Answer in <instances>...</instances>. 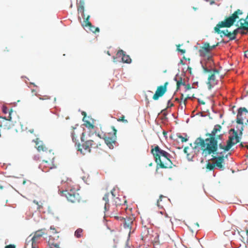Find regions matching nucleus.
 <instances>
[{
  "mask_svg": "<svg viewBox=\"0 0 248 248\" xmlns=\"http://www.w3.org/2000/svg\"><path fill=\"white\" fill-rule=\"evenodd\" d=\"M222 127L219 124L215 125L211 133L206 134V136L209 137L204 140L200 137L198 138L195 141V146L193 148L196 149L200 146L202 151V154L206 156L211 154H222V153H217L218 148V140H221L223 133H221Z\"/></svg>",
  "mask_w": 248,
  "mask_h": 248,
  "instance_id": "nucleus-1",
  "label": "nucleus"
},
{
  "mask_svg": "<svg viewBox=\"0 0 248 248\" xmlns=\"http://www.w3.org/2000/svg\"><path fill=\"white\" fill-rule=\"evenodd\" d=\"M151 153L154 156L155 163H156V170L159 168L171 169L172 163L170 159V155L166 151L163 150L158 146L154 147L152 146Z\"/></svg>",
  "mask_w": 248,
  "mask_h": 248,
  "instance_id": "nucleus-2",
  "label": "nucleus"
},
{
  "mask_svg": "<svg viewBox=\"0 0 248 248\" xmlns=\"http://www.w3.org/2000/svg\"><path fill=\"white\" fill-rule=\"evenodd\" d=\"M243 12L238 9L235 11L231 16L227 17L223 21L219 22L214 27V31L217 34H221L223 31H221L220 28L231 27L236 20L239 18V15H242Z\"/></svg>",
  "mask_w": 248,
  "mask_h": 248,
  "instance_id": "nucleus-3",
  "label": "nucleus"
},
{
  "mask_svg": "<svg viewBox=\"0 0 248 248\" xmlns=\"http://www.w3.org/2000/svg\"><path fill=\"white\" fill-rule=\"evenodd\" d=\"M85 135V133L82 132L80 136V139L82 142V144L79 143L77 144V147L78 151H80L83 154L86 153H90L91 151L92 148H97L101 144L99 142L97 141L96 140H84V137Z\"/></svg>",
  "mask_w": 248,
  "mask_h": 248,
  "instance_id": "nucleus-4",
  "label": "nucleus"
},
{
  "mask_svg": "<svg viewBox=\"0 0 248 248\" xmlns=\"http://www.w3.org/2000/svg\"><path fill=\"white\" fill-rule=\"evenodd\" d=\"M45 156L47 158V160L44 159L42 161L40 167L43 171L47 172L50 169L56 167L53 163L55 157L54 153H52L50 150H49V152H46V155Z\"/></svg>",
  "mask_w": 248,
  "mask_h": 248,
  "instance_id": "nucleus-5",
  "label": "nucleus"
},
{
  "mask_svg": "<svg viewBox=\"0 0 248 248\" xmlns=\"http://www.w3.org/2000/svg\"><path fill=\"white\" fill-rule=\"evenodd\" d=\"M109 196L110 193H108L106 194L103 198V201L105 202L104 207L105 212L111 217L119 219L120 217L117 216L118 212L117 207L114 205H109L108 203Z\"/></svg>",
  "mask_w": 248,
  "mask_h": 248,
  "instance_id": "nucleus-6",
  "label": "nucleus"
},
{
  "mask_svg": "<svg viewBox=\"0 0 248 248\" xmlns=\"http://www.w3.org/2000/svg\"><path fill=\"white\" fill-rule=\"evenodd\" d=\"M14 114H16V112H14L12 109H10L7 118L6 117H0V127L5 130L12 128L16 122L15 119L14 118Z\"/></svg>",
  "mask_w": 248,
  "mask_h": 248,
  "instance_id": "nucleus-7",
  "label": "nucleus"
},
{
  "mask_svg": "<svg viewBox=\"0 0 248 248\" xmlns=\"http://www.w3.org/2000/svg\"><path fill=\"white\" fill-rule=\"evenodd\" d=\"M62 193L67 198V200L72 203H78L81 200V197L78 193V191L75 189L62 191Z\"/></svg>",
  "mask_w": 248,
  "mask_h": 248,
  "instance_id": "nucleus-8",
  "label": "nucleus"
},
{
  "mask_svg": "<svg viewBox=\"0 0 248 248\" xmlns=\"http://www.w3.org/2000/svg\"><path fill=\"white\" fill-rule=\"evenodd\" d=\"M111 132L108 133L107 135L103 134L102 139L110 149H113V144L115 143L117 138V130L114 126H111Z\"/></svg>",
  "mask_w": 248,
  "mask_h": 248,
  "instance_id": "nucleus-9",
  "label": "nucleus"
},
{
  "mask_svg": "<svg viewBox=\"0 0 248 248\" xmlns=\"http://www.w3.org/2000/svg\"><path fill=\"white\" fill-rule=\"evenodd\" d=\"M43 229L39 230L35 232L32 237L30 239V236L26 240V245H31V248H38L37 244L39 242V240L42 236L45 234Z\"/></svg>",
  "mask_w": 248,
  "mask_h": 248,
  "instance_id": "nucleus-10",
  "label": "nucleus"
},
{
  "mask_svg": "<svg viewBox=\"0 0 248 248\" xmlns=\"http://www.w3.org/2000/svg\"><path fill=\"white\" fill-rule=\"evenodd\" d=\"M153 230L148 228L146 226H143L141 228V236L142 240H145L148 239V240H150L151 241L157 242L158 241V235L157 233H155V237L154 239H153L154 237V235L151 233H153Z\"/></svg>",
  "mask_w": 248,
  "mask_h": 248,
  "instance_id": "nucleus-11",
  "label": "nucleus"
},
{
  "mask_svg": "<svg viewBox=\"0 0 248 248\" xmlns=\"http://www.w3.org/2000/svg\"><path fill=\"white\" fill-rule=\"evenodd\" d=\"M168 84V82H166L163 85L157 87L155 93L153 96V99L154 100H157L159 97L164 95L167 91V86Z\"/></svg>",
  "mask_w": 248,
  "mask_h": 248,
  "instance_id": "nucleus-12",
  "label": "nucleus"
},
{
  "mask_svg": "<svg viewBox=\"0 0 248 248\" xmlns=\"http://www.w3.org/2000/svg\"><path fill=\"white\" fill-rule=\"evenodd\" d=\"M219 74V71L214 69L208 78L207 85L209 89H211L214 85L217 84V80L216 79L215 75Z\"/></svg>",
  "mask_w": 248,
  "mask_h": 248,
  "instance_id": "nucleus-13",
  "label": "nucleus"
},
{
  "mask_svg": "<svg viewBox=\"0 0 248 248\" xmlns=\"http://www.w3.org/2000/svg\"><path fill=\"white\" fill-rule=\"evenodd\" d=\"M243 112H248V110L245 108H240L238 110V113L236 117V123L241 124V129L239 130L240 134H242V131L243 130V118L242 117V113Z\"/></svg>",
  "mask_w": 248,
  "mask_h": 248,
  "instance_id": "nucleus-14",
  "label": "nucleus"
},
{
  "mask_svg": "<svg viewBox=\"0 0 248 248\" xmlns=\"http://www.w3.org/2000/svg\"><path fill=\"white\" fill-rule=\"evenodd\" d=\"M218 44L219 43H217L216 45L210 46L208 43H205L199 50L200 55H205L207 53H209L211 50L217 46Z\"/></svg>",
  "mask_w": 248,
  "mask_h": 248,
  "instance_id": "nucleus-15",
  "label": "nucleus"
},
{
  "mask_svg": "<svg viewBox=\"0 0 248 248\" xmlns=\"http://www.w3.org/2000/svg\"><path fill=\"white\" fill-rule=\"evenodd\" d=\"M211 160L215 161L214 164L215 167H217L220 170H224V156L223 155L218 156H214Z\"/></svg>",
  "mask_w": 248,
  "mask_h": 248,
  "instance_id": "nucleus-16",
  "label": "nucleus"
},
{
  "mask_svg": "<svg viewBox=\"0 0 248 248\" xmlns=\"http://www.w3.org/2000/svg\"><path fill=\"white\" fill-rule=\"evenodd\" d=\"M116 55L118 57H122V60L124 63H130L131 62V59L129 56L126 55L125 52L122 49L119 50L117 52Z\"/></svg>",
  "mask_w": 248,
  "mask_h": 248,
  "instance_id": "nucleus-17",
  "label": "nucleus"
},
{
  "mask_svg": "<svg viewBox=\"0 0 248 248\" xmlns=\"http://www.w3.org/2000/svg\"><path fill=\"white\" fill-rule=\"evenodd\" d=\"M79 135H80V132L79 130L77 129L76 127H72L71 131V136L72 137L73 141L76 143V145L77 144V141H78V138Z\"/></svg>",
  "mask_w": 248,
  "mask_h": 248,
  "instance_id": "nucleus-18",
  "label": "nucleus"
},
{
  "mask_svg": "<svg viewBox=\"0 0 248 248\" xmlns=\"http://www.w3.org/2000/svg\"><path fill=\"white\" fill-rule=\"evenodd\" d=\"M119 219L124 220V228L131 230L133 222V217H128L125 218L123 217H120Z\"/></svg>",
  "mask_w": 248,
  "mask_h": 248,
  "instance_id": "nucleus-19",
  "label": "nucleus"
},
{
  "mask_svg": "<svg viewBox=\"0 0 248 248\" xmlns=\"http://www.w3.org/2000/svg\"><path fill=\"white\" fill-rule=\"evenodd\" d=\"M233 131L234 136H230L228 140H231V144H232V146L236 144V143L239 142V137L238 136L237 132L235 131L234 129H232Z\"/></svg>",
  "mask_w": 248,
  "mask_h": 248,
  "instance_id": "nucleus-20",
  "label": "nucleus"
},
{
  "mask_svg": "<svg viewBox=\"0 0 248 248\" xmlns=\"http://www.w3.org/2000/svg\"><path fill=\"white\" fill-rule=\"evenodd\" d=\"M115 191L114 189H113L111 190L110 194L112 196V199H113V202L112 205H114L116 206L117 207L118 205H120L122 203L121 202L120 199L118 197H116L115 194H114V191Z\"/></svg>",
  "mask_w": 248,
  "mask_h": 248,
  "instance_id": "nucleus-21",
  "label": "nucleus"
},
{
  "mask_svg": "<svg viewBox=\"0 0 248 248\" xmlns=\"http://www.w3.org/2000/svg\"><path fill=\"white\" fill-rule=\"evenodd\" d=\"M84 0H79V5L78 6V11L81 14L82 17L84 16Z\"/></svg>",
  "mask_w": 248,
  "mask_h": 248,
  "instance_id": "nucleus-22",
  "label": "nucleus"
},
{
  "mask_svg": "<svg viewBox=\"0 0 248 248\" xmlns=\"http://www.w3.org/2000/svg\"><path fill=\"white\" fill-rule=\"evenodd\" d=\"M240 24H241V28H243V30H247L248 31V18L244 19L241 18L239 20Z\"/></svg>",
  "mask_w": 248,
  "mask_h": 248,
  "instance_id": "nucleus-23",
  "label": "nucleus"
},
{
  "mask_svg": "<svg viewBox=\"0 0 248 248\" xmlns=\"http://www.w3.org/2000/svg\"><path fill=\"white\" fill-rule=\"evenodd\" d=\"M231 140H227V145L226 146H223L221 144H219V147L221 149H223L224 151H229L232 147Z\"/></svg>",
  "mask_w": 248,
  "mask_h": 248,
  "instance_id": "nucleus-24",
  "label": "nucleus"
},
{
  "mask_svg": "<svg viewBox=\"0 0 248 248\" xmlns=\"http://www.w3.org/2000/svg\"><path fill=\"white\" fill-rule=\"evenodd\" d=\"M222 34L224 36L229 37L230 40H233L236 38L235 36L232 34V32H229L228 30H224Z\"/></svg>",
  "mask_w": 248,
  "mask_h": 248,
  "instance_id": "nucleus-25",
  "label": "nucleus"
},
{
  "mask_svg": "<svg viewBox=\"0 0 248 248\" xmlns=\"http://www.w3.org/2000/svg\"><path fill=\"white\" fill-rule=\"evenodd\" d=\"M83 229L78 228L75 232V236L77 238H79L83 236Z\"/></svg>",
  "mask_w": 248,
  "mask_h": 248,
  "instance_id": "nucleus-26",
  "label": "nucleus"
},
{
  "mask_svg": "<svg viewBox=\"0 0 248 248\" xmlns=\"http://www.w3.org/2000/svg\"><path fill=\"white\" fill-rule=\"evenodd\" d=\"M36 145L37 146V149L39 151H42L45 152V156H46V152H47V151H46L47 148H46V147L42 144L40 145L39 143H37ZM48 152H49V151H48Z\"/></svg>",
  "mask_w": 248,
  "mask_h": 248,
  "instance_id": "nucleus-27",
  "label": "nucleus"
},
{
  "mask_svg": "<svg viewBox=\"0 0 248 248\" xmlns=\"http://www.w3.org/2000/svg\"><path fill=\"white\" fill-rule=\"evenodd\" d=\"M174 80L175 81H176V85H177V90H178L180 87L181 86V85H185V82L183 81V79H182V78H180V79L179 80H177V78L175 77L174 78Z\"/></svg>",
  "mask_w": 248,
  "mask_h": 248,
  "instance_id": "nucleus-28",
  "label": "nucleus"
},
{
  "mask_svg": "<svg viewBox=\"0 0 248 248\" xmlns=\"http://www.w3.org/2000/svg\"><path fill=\"white\" fill-rule=\"evenodd\" d=\"M162 199H165V200H167V198L166 197L163 196V195H160L159 199L157 200V205L159 208H163L164 206V204L161 203V202H162Z\"/></svg>",
  "mask_w": 248,
  "mask_h": 248,
  "instance_id": "nucleus-29",
  "label": "nucleus"
},
{
  "mask_svg": "<svg viewBox=\"0 0 248 248\" xmlns=\"http://www.w3.org/2000/svg\"><path fill=\"white\" fill-rule=\"evenodd\" d=\"M87 27H89L90 31L93 33L98 32L99 31V29L98 27L93 26L92 24L91 26H87Z\"/></svg>",
  "mask_w": 248,
  "mask_h": 248,
  "instance_id": "nucleus-30",
  "label": "nucleus"
},
{
  "mask_svg": "<svg viewBox=\"0 0 248 248\" xmlns=\"http://www.w3.org/2000/svg\"><path fill=\"white\" fill-rule=\"evenodd\" d=\"M84 19V23L85 24L83 25L85 27H87V26H91V23L89 21L90 19V16H88L86 17H85V16H84V17H83Z\"/></svg>",
  "mask_w": 248,
  "mask_h": 248,
  "instance_id": "nucleus-31",
  "label": "nucleus"
},
{
  "mask_svg": "<svg viewBox=\"0 0 248 248\" xmlns=\"http://www.w3.org/2000/svg\"><path fill=\"white\" fill-rule=\"evenodd\" d=\"M206 168L210 171L213 170L215 168V165L214 163L208 162L207 163Z\"/></svg>",
  "mask_w": 248,
  "mask_h": 248,
  "instance_id": "nucleus-32",
  "label": "nucleus"
},
{
  "mask_svg": "<svg viewBox=\"0 0 248 248\" xmlns=\"http://www.w3.org/2000/svg\"><path fill=\"white\" fill-rule=\"evenodd\" d=\"M48 245L50 248H60L59 245L57 243H54L51 241L48 242Z\"/></svg>",
  "mask_w": 248,
  "mask_h": 248,
  "instance_id": "nucleus-33",
  "label": "nucleus"
},
{
  "mask_svg": "<svg viewBox=\"0 0 248 248\" xmlns=\"http://www.w3.org/2000/svg\"><path fill=\"white\" fill-rule=\"evenodd\" d=\"M202 68H203V70L204 73H211L212 72L211 71V70L208 69V67H207L206 64H205V65H202Z\"/></svg>",
  "mask_w": 248,
  "mask_h": 248,
  "instance_id": "nucleus-34",
  "label": "nucleus"
},
{
  "mask_svg": "<svg viewBox=\"0 0 248 248\" xmlns=\"http://www.w3.org/2000/svg\"><path fill=\"white\" fill-rule=\"evenodd\" d=\"M242 29L243 30V28H241V24H240V26L239 27L232 31V34L236 37V35L240 32V30Z\"/></svg>",
  "mask_w": 248,
  "mask_h": 248,
  "instance_id": "nucleus-35",
  "label": "nucleus"
},
{
  "mask_svg": "<svg viewBox=\"0 0 248 248\" xmlns=\"http://www.w3.org/2000/svg\"><path fill=\"white\" fill-rule=\"evenodd\" d=\"M117 121L122 122L125 124L128 123V121L124 119V116L122 115L120 118L117 119Z\"/></svg>",
  "mask_w": 248,
  "mask_h": 248,
  "instance_id": "nucleus-36",
  "label": "nucleus"
},
{
  "mask_svg": "<svg viewBox=\"0 0 248 248\" xmlns=\"http://www.w3.org/2000/svg\"><path fill=\"white\" fill-rule=\"evenodd\" d=\"M2 112L6 114L8 113L9 114V111H10V109H9L6 106H3L2 108Z\"/></svg>",
  "mask_w": 248,
  "mask_h": 248,
  "instance_id": "nucleus-37",
  "label": "nucleus"
},
{
  "mask_svg": "<svg viewBox=\"0 0 248 248\" xmlns=\"http://www.w3.org/2000/svg\"><path fill=\"white\" fill-rule=\"evenodd\" d=\"M177 137H178V138L181 139V140L182 142H186L188 140L187 138L183 137L182 136H181L180 135H177Z\"/></svg>",
  "mask_w": 248,
  "mask_h": 248,
  "instance_id": "nucleus-38",
  "label": "nucleus"
},
{
  "mask_svg": "<svg viewBox=\"0 0 248 248\" xmlns=\"http://www.w3.org/2000/svg\"><path fill=\"white\" fill-rule=\"evenodd\" d=\"M180 45H177V50L179 52H181L182 54H184L186 53V50L185 49H180L179 47L180 46Z\"/></svg>",
  "mask_w": 248,
  "mask_h": 248,
  "instance_id": "nucleus-39",
  "label": "nucleus"
},
{
  "mask_svg": "<svg viewBox=\"0 0 248 248\" xmlns=\"http://www.w3.org/2000/svg\"><path fill=\"white\" fill-rule=\"evenodd\" d=\"M189 97H186L183 101V104L184 105H182L181 106V108L182 109L184 107V108H185L186 107V100L188 98H189Z\"/></svg>",
  "mask_w": 248,
  "mask_h": 248,
  "instance_id": "nucleus-40",
  "label": "nucleus"
},
{
  "mask_svg": "<svg viewBox=\"0 0 248 248\" xmlns=\"http://www.w3.org/2000/svg\"><path fill=\"white\" fill-rule=\"evenodd\" d=\"M33 202L38 206L37 208L38 209H40L42 207L43 203H41V204H39V202L35 200L33 201Z\"/></svg>",
  "mask_w": 248,
  "mask_h": 248,
  "instance_id": "nucleus-41",
  "label": "nucleus"
},
{
  "mask_svg": "<svg viewBox=\"0 0 248 248\" xmlns=\"http://www.w3.org/2000/svg\"><path fill=\"white\" fill-rule=\"evenodd\" d=\"M174 106L173 104L170 102V100H169L168 102V108H171Z\"/></svg>",
  "mask_w": 248,
  "mask_h": 248,
  "instance_id": "nucleus-42",
  "label": "nucleus"
},
{
  "mask_svg": "<svg viewBox=\"0 0 248 248\" xmlns=\"http://www.w3.org/2000/svg\"><path fill=\"white\" fill-rule=\"evenodd\" d=\"M5 248H16V246L14 245H9L5 246Z\"/></svg>",
  "mask_w": 248,
  "mask_h": 248,
  "instance_id": "nucleus-43",
  "label": "nucleus"
},
{
  "mask_svg": "<svg viewBox=\"0 0 248 248\" xmlns=\"http://www.w3.org/2000/svg\"><path fill=\"white\" fill-rule=\"evenodd\" d=\"M26 183H27L28 184V185H29V186L31 185V183L30 181L24 180L23 181V183H22L23 185H25Z\"/></svg>",
  "mask_w": 248,
  "mask_h": 248,
  "instance_id": "nucleus-44",
  "label": "nucleus"
},
{
  "mask_svg": "<svg viewBox=\"0 0 248 248\" xmlns=\"http://www.w3.org/2000/svg\"><path fill=\"white\" fill-rule=\"evenodd\" d=\"M207 60L209 64H211L213 63V61L211 57L208 56Z\"/></svg>",
  "mask_w": 248,
  "mask_h": 248,
  "instance_id": "nucleus-45",
  "label": "nucleus"
},
{
  "mask_svg": "<svg viewBox=\"0 0 248 248\" xmlns=\"http://www.w3.org/2000/svg\"><path fill=\"white\" fill-rule=\"evenodd\" d=\"M185 88H186V90H188L191 88L190 85L189 84H186V85L185 84Z\"/></svg>",
  "mask_w": 248,
  "mask_h": 248,
  "instance_id": "nucleus-46",
  "label": "nucleus"
},
{
  "mask_svg": "<svg viewBox=\"0 0 248 248\" xmlns=\"http://www.w3.org/2000/svg\"><path fill=\"white\" fill-rule=\"evenodd\" d=\"M31 93L33 95H37V91L36 89H31Z\"/></svg>",
  "mask_w": 248,
  "mask_h": 248,
  "instance_id": "nucleus-47",
  "label": "nucleus"
},
{
  "mask_svg": "<svg viewBox=\"0 0 248 248\" xmlns=\"http://www.w3.org/2000/svg\"><path fill=\"white\" fill-rule=\"evenodd\" d=\"M87 124H88L90 127H91L92 128H93L94 125L90 123V122L87 121Z\"/></svg>",
  "mask_w": 248,
  "mask_h": 248,
  "instance_id": "nucleus-48",
  "label": "nucleus"
},
{
  "mask_svg": "<svg viewBox=\"0 0 248 248\" xmlns=\"http://www.w3.org/2000/svg\"><path fill=\"white\" fill-rule=\"evenodd\" d=\"M81 114H82V115L84 116V118L83 119V120L84 121V118L86 116V113L85 111H83Z\"/></svg>",
  "mask_w": 248,
  "mask_h": 248,
  "instance_id": "nucleus-49",
  "label": "nucleus"
},
{
  "mask_svg": "<svg viewBox=\"0 0 248 248\" xmlns=\"http://www.w3.org/2000/svg\"><path fill=\"white\" fill-rule=\"evenodd\" d=\"M241 34H246L247 32H245L244 31H240V32Z\"/></svg>",
  "mask_w": 248,
  "mask_h": 248,
  "instance_id": "nucleus-50",
  "label": "nucleus"
},
{
  "mask_svg": "<svg viewBox=\"0 0 248 248\" xmlns=\"http://www.w3.org/2000/svg\"><path fill=\"white\" fill-rule=\"evenodd\" d=\"M3 51L4 52H6V51L8 52L10 51V49L7 47H6L3 50Z\"/></svg>",
  "mask_w": 248,
  "mask_h": 248,
  "instance_id": "nucleus-51",
  "label": "nucleus"
},
{
  "mask_svg": "<svg viewBox=\"0 0 248 248\" xmlns=\"http://www.w3.org/2000/svg\"><path fill=\"white\" fill-rule=\"evenodd\" d=\"M97 136L100 138V139H102L103 138V135H102L101 134H97Z\"/></svg>",
  "mask_w": 248,
  "mask_h": 248,
  "instance_id": "nucleus-52",
  "label": "nucleus"
},
{
  "mask_svg": "<svg viewBox=\"0 0 248 248\" xmlns=\"http://www.w3.org/2000/svg\"><path fill=\"white\" fill-rule=\"evenodd\" d=\"M199 102L200 104H203V105L205 104V102L203 101H202V100H201V101L199 100Z\"/></svg>",
  "mask_w": 248,
  "mask_h": 248,
  "instance_id": "nucleus-53",
  "label": "nucleus"
},
{
  "mask_svg": "<svg viewBox=\"0 0 248 248\" xmlns=\"http://www.w3.org/2000/svg\"><path fill=\"white\" fill-rule=\"evenodd\" d=\"M187 148H188L187 147H185V148H184V152H185V153H186V150H187Z\"/></svg>",
  "mask_w": 248,
  "mask_h": 248,
  "instance_id": "nucleus-54",
  "label": "nucleus"
},
{
  "mask_svg": "<svg viewBox=\"0 0 248 248\" xmlns=\"http://www.w3.org/2000/svg\"><path fill=\"white\" fill-rule=\"evenodd\" d=\"M175 101H177V102H179V98H176L175 99Z\"/></svg>",
  "mask_w": 248,
  "mask_h": 248,
  "instance_id": "nucleus-55",
  "label": "nucleus"
},
{
  "mask_svg": "<svg viewBox=\"0 0 248 248\" xmlns=\"http://www.w3.org/2000/svg\"><path fill=\"white\" fill-rule=\"evenodd\" d=\"M187 69H188V70H190V71H191V69H192V68H191V67H188V68H187Z\"/></svg>",
  "mask_w": 248,
  "mask_h": 248,
  "instance_id": "nucleus-56",
  "label": "nucleus"
},
{
  "mask_svg": "<svg viewBox=\"0 0 248 248\" xmlns=\"http://www.w3.org/2000/svg\"><path fill=\"white\" fill-rule=\"evenodd\" d=\"M183 96H184V94H181V97H182V99H183Z\"/></svg>",
  "mask_w": 248,
  "mask_h": 248,
  "instance_id": "nucleus-57",
  "label": "nucleus"
},
{
  "mask_svg": "<svg viewBox=\"0 0 248 248\" xmlns=\"http://www.w3.org/2000/svg\"><path fill=\"white\" fill-rule=\"evenodd\" d=\"M240 146H241V147H244V146H243V144H242V143L240 144Z\"/></svg>",
  "mask_w": 248,
  "mask_h": 248,
  "instance_id": "nucleus-58",
  "label": "nucleus"
},
{
  "mask_svg": "<svg viewBox=\"0 0 248 248\" xmlns=\"http://www.w3.org/2000/svg\"><path fill=\"white\" fill-rule=\"evenodd\" d=\"M152 165H153V163H151L149 164V166H152Z\"/></svg>",
  "mask_w": 248,
  "mask_h": 248,
  "instance_id": "nucleus-59",
  "label": "nucleus"
},
{
  "mask_svg": "<svg viewBox=\"0 0 248 248\" xmlns=\"http://www.w3.org/2000/svg\"><path fill=\"white\" fill-rule=\"evenodd\" d=\"M107 53H108V55H110V53H109V51H108Z\"/></svg>",
  "mask_w": 248,
  "mask_h": 248,
  "instance_id": "nucleus-60",
  "label": "nucleus"
},
{
  "mask_svg": "<svg viewBox=\"0 0 248 248\" xmlns=\"http://www.w3.org/2000/svg\"><path fill=\"white\" fill-rule=\"evenodd\" d=\"M247 233L248 234V230L246 231Z\"/></svg>",
  "mask_w": 248,
  "mask_h": 248,
  "instance_id": "nucleus-61",
  "label": "nucleus"
},
{
  "mask_svg": "<svg viewBox=\"0 0 248 248\" xmlns=\"http://www.w3.org/2000/svg\"><path fill=\"white\" fill-rule=\"evenodd\" d=\"M247 148L248 149V145L246 146Z\"/></svg>",
  "mask_w": 248,
  "mask_h": 248,
  "instance_id": "nucleus-62",
  "label": "nucleus"
},
{
  "mask_svg": "<svg viewBox=\"0 0 248 248\" xmlns=\"http://www.w3.org/2000/svg\"><path fill=\"white\" fill-rule=\"evenodd\" d=\"M247 18H248V16H247Z\"/></svg>",
  "mask_w": 248,
  "mask_h": 248,
  "instance_id": "nucleus-63",
  "label": "nucleus"
},
{
  "mask_svg": "<svg viewBox=\"0 0 248 248\" xmlns=\"http://www.w3.org/2000/svg\"><path fill=\"white\" fill-rule=\"evenodd\" d=\"M248 52V50L246 52H246Z\"/></svg>",
  "mask_w": 248,
  "mask_h": 248,
  "instance_id": "nucleus-64",
  "label": "nucleus"
}]
</instances>
